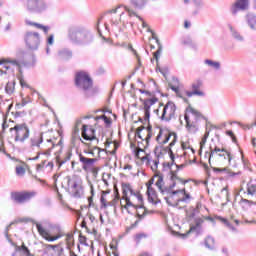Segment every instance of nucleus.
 Returning <instances> with one entry per match:
<instances>
[{
  "label": "nucleus",
  "instance_id": "obj_1",
  "mask_svg": "<svg viewBox=\"0 0 256 256\" xmlns=\"http://www.w3.org/2000/svg\"><path fill=\"white\" fill-rule=\"evenodd\" d=\"M104 15L110 18V29L112 32H114L115 37H119V33L123 31V28H121V23L123 27L130 25L131 29H134L135 22L131 20L133 17H137L139 21H142L143 29H148V33H153V31H151L149 28V25L143 21L141 16L137 15V12L128 6H117L116 8L107 10Z\"/></svg>",
  "mask_w": 256,
  "mask_h": 256
},
{
  "label": "nucleus",
  "instance_id": "obj_2",
  "mask_svg": "<svg viewBox=\"0 0 256 256\" xmlns=\"http://www.w3.org/2000/svg\"><path fill=\"white\" fill-rule=\"evenodd\" d=\"M169 155H170V159H171V163H164V167H167L170 169V179L172 181V183L167 187L165 186V180L163 179V174H156L155 178L157 179L155 185L158 188V190L160 191L161 195H167L166 197L168 199H173V197H175V195H177L178 192H173V189H175V187H177V185H185L186 183H189L188 180H183L182 178H179V176H177V173H175V171L171 170V167H173V165H175V154L173 153V150H171V148H169L168 151Z\"/></svg>",
  "mask_w": 256,
  "mask_h": 256
},
{
  "label": "nucleus",
  "instance_id": "obj_3",
  "mask_svg": "<svg viewBox=\"0 0 256 256\" xmlns=\"http://www.w3.org/2000/svg\"><path fill=\"white\" fill-rule=\"evenodd\" d=\"M67 39L77 47H89L95 41V34L85 26L71 25L67 29Z\"/></svg>",
  "mask_w": 256,
  "mask_h": 256
},
{
  "label": "nucleus",
  "instance_id": "obj_4",
  "mask_svg": "<svg viewBox=\"0 0 256 256\" xmlns=\"http://www.w3.org/2000/svg\"><path fill=\"white\" fill-rule=\"evenodd\" d=\"M23 57H25V51H23V49H18L16 51L15 59L0 60V81L9 79V76L13 75V70L11 69V66H9V63L10 65L17 67L19 73H23V71H21L22 67H27V63Z\"/></svg>",
  "mask_w": 256,
  "mask_h": 256
},
{
  "label": "nucleus",
  "instance_id": "obj_5",
  "mask_svg": "<svg viewBox=\"0 0 256 256\" xmlns=\"http://www.w3.org/2000/svg\"><path fill=\"white\" fill-rule=\"evenodd\" d=\"M184 119L186 121V129L189 133H197L199 131V122L207 121V118L201 112L191 106L186 108Z\"/></svg>",
  "mask_w": 256,
  "mask_h": 256
},
{
  "label": "nucleus",
  "instance_id": "obj_6",
  "mask_svg": "<svg viewBox=\"0 0 256 256\" xmlns=\"http://www.w3.org/2000/svg\"><path fill=\"white\" fill-rule=\"evenodd\" d=\"M17 223H23V218H17L16 220L12 221L5 229L4 231V235L8 241V243H10V245L12 247H14V253L12 254V256H33V254H31V251L29 250V248L27 246H25V243H22L21 246L17 245V242H15V240L13 238H11V235H9V231L11 229L12 225H17Z\"/></svg>",
  "mask_w": 256,
  "mask_h": 256
},
{
  "label": "nucleus",
  "instance_id": "obj_7",
  "mask_svg": "<svg viewBox=\"0 0 256 256\" xmlns=\"http://www.w3.org/2000/svg\"><path fill=\"white\" fill-rule=\"evenodd\" d=\"M211 159H214L217 165H219V163H228V165H231L233 154H231V150L223 146H210L209 163H211Z\"/></svg>",
  "mask_w": 256,
  "mask_h": 256
},
{
  "label": "nucleus",
  "instance_id": "obj_8",
  "mask_svg": "<svg viewBox=\"0 0 256 256\" xmlns=\"http://www.w3.org/2000/svg\"><path fill=\"white\" fill-rule=\"evenodd\" d=\"M68 188L69 194L71 197H74V199L85 197V188L83 187V180H81V178L77 176L68 178Z\"/></svg>",
  "mask_w": 256,
  "mask_h": 256
},
{
  "label": "nucleus",
  "instance_id": "obj_9",
  "mask_svg": "<svg viewBox=\"0 0 256 256\" xmlns=\"http://www.w3.org/2000/svg\"><path fill=\"white\" fill-rule=\"evenodd\" d=\"M15 132L14 141H19L20 143H25L31 135V130L27 123L16 124L14 127L10 128V133Z\"/></svg>",
  "mask_w": 256,
  "mask_h": 256
},
{
  "label": "nucleus",
  "instance_id": "obj_10",
  "mask_svg": "<svg viewBox=\"0 0 256 256\" xmlns=\"http://www.w3.org/2000/svg\"><path fill=\"white\" fill-rule=\"evenodd\" d=\"M75 85L81 91H89L93 87V79L87 72L80 71L75 75Z\"/></svg>",
  "mask_w": 256,
  "mask_h": 256
},
{
  "label": "nucleus",
  "instance_id": "obj_11",
  "mask_svg": "<svg viewBox=\"0 0 256 256\" xmlns=\"http://www.w3.org/2000/svg\"><path fill=\"white\" fill-rule=\"evenodd\" d=\"M122 193H123V199L126 201V204L124 206H123V204H121V207H122V209H126L127 213H131V211L129 210V207H133L134 209H145V206H143V205L133 204V202H131V199H129V196H127L128 193H130V195H135V191L131 187V184L123 183L122 184Z\"/></svg>",
  "mask_w": 256,
  "mask_h": 256
},
{
  "label": "nucleus",
  "instance_id": "obj_12",
  "mask_svg": "<svg viewBox=\"0 0 256 256\" xmlns=\"http://www.w3.org/2000/svg\"><path fill=\"white\" fill-rule=\"evenodd\" d=\"M24 41L26 43V47L30 49V51H37L39 49V45H41V36L38 32H26L24 35Z\"/></svg>",
  "mask_w": 256,
  "mask_h": 256
},
{
  "label": "nucleus",
  "instance_id": "obj_13",
  "mask_svg": "<svg viewBox=\"0 0 256 256\" xmlns=\"http://www.w3.org/2000/svg\"><path fill=\"white\" fill-rule=\"evenodd\" d=\"M177 111V106L173 101H168L166 105L163 106L162 114L160 116L161 121L169 123V121L175 119V113Z\"/></svg>",
  "mask_w": 256,
  "mask_h": 256
},
{
  "label": "nucleus",
  "instance_id": "obj_14",
  "mask_svg": "<svg viewBox=\"0 0 256 256\" xmlns=\"http://www.w3.org/2000/svg\"><path fill=\"white\" fill-rule=\"evenodd\" d=\"M172 192H177L176 195L180 194L182 197H178L174 204L171 203V200H170L171 198H168V196L164 197V199H165V201L168 205H172L173 207H177V206H179V203H189V199H191V195L186 192L185 188L178 189V190H173Z\"/></svg>",
  "mask_w": 256,
  "mask_h": 256
},
{
  "label": "nucleus",
  "instance_id": "obj_15",
  "mask_svg": "<svg viewBox=\"0 0 256 256\" xmlns=\"http://www.w3.org/2000/svg\"><path fill=\"white\" fill-rule=\"evenodd\" d=\"M32 197H35L33 192H12L11 199L16 203H25L30 201Z\"/></svg>",
  "mask_w": 256,
  "mask_h": 256
},
{
  "label": "nucleus",
  "instance_id": "obj_16",
  "mask_svg": "<svg viewBox=\"0 0 256 256\" xmlns=\"http://www.w3.org/2000/svg\"><path fill=\"white\" fill-rule=\"evenodd\" d=\"M144 105V120L149 121L151 117V107L155 105L159 101L157 97L148 98V99H140Z\"/></svg>",
  "mask_w": 256,
  "mask_h": 256
},
{
  "label": "nucleus",
  "instance_id": "obj_17",
  "mask_svg": "<svg viewBox=\"0 0 256 256\" xmlns=\"http://www.w3.org/2000/svg\"><path fill=\"white\" fill-rule=\"evenodd\" d=\"M44 251L52 256H65V250L59 245L44 244Z\"/></svg>",
  "mask_w": 256,
  "mask_h": 256
},
{
  "label": "nucleus",
  "instance_id": "obj_18",
  "mask_svg": "<svg viewBox=\"0 0 256 256\" xmlns=\"http://www.w3.org/2000/svg\"><path fill=\"white\" fill-rule=\"evenodd\" d=\"M35 225L39 235H41V237H43V239H45L46 241L53 243V241H57V239L61 238V235H57L54 237L51 236V234H49V232L45 228H43V225L39 224L38 222H36Z\"/></svg>",
  "mask_w": 256,
  "mask_h": 256
},
{
  "label": "nucleus",
  "instance_id": "obj_19",
  "mask_svg": "<svg viewBox=\"0 0 256 256\" xmlns=\"http://www.w3.org/2000/svg\"><path fill=\"white\" fill-rule=\"evenodd\" d=\"M249 9V0H236L231 7L232 15H237L239 11H247Z\"/></svg>",
  "mask_w": 256,
  "mask_h": 256
},
{
  "label": "nucleus",
  "instance_id": "obj_20",
  "mask_svg": "<svg viewBox=\"0 0 256 256\" xmlns=\"http://www.w3.org/2000/svg\"><path fill=\"white\" fill-rule=\"evenodd\" d=\"M194 223L195 225H191L190 226V230L186 233V234H181V237L183 239L187 238L189 233H193L196 232L197 234L201 233V226L203 225V223H205V220L203 218H194Z\"/></svg>",
  "mask_w": 256,
  "mask_h": 256
},
{
  "label": "nucleus",
  "instance_id": "obj_21",
  "mask_svg": "<svg viewBox=\"0 0 256 256\" xmlns=\"http://www.w3.org/2000/svg\"><path fill=\"white\" fill-rule=\"evenodd\" d=\"M169 139H171V132L168 129L160 128L156 141L160 145H165L166 143H169Z\"/></svg>",
  "mask_w": 256,
  "mask_h": 256
},
{
  "label": "nucleus",
  "instance_id": "obj_22",
  "mask_svg": "<svg viewBox=\"0 0 256 256\" xmlns=\"http://www.w3.org/2000/svg\"><path fill=\"white\" fill-rule=\"evenodd\" d=\"M79 161L82 163V169L84 171H87L88 169H91L95 163H97V158H88L83 156V154H79Z\"/></svg>",
  "mask_w": 256,
  "mask_h": 256
},
{
  "label": "nucleus",
  "instance_id": "obj_23",
  "mask_svg": "<svg viewBox=\"0 0 256 256\" xmlns=\"http://www.w3.org/2000/svg\"><path fill=\"white\" fill-rule=\"evenodd\" d=\"M82 137L85 141H95L97 137H95V129L94 128H88L87 125H82Z\"/></svg>",
  "mask_w": 256,
  "mask_h": 256
},
{
  "label": "nucleus",
  "instance_id": "obj_24",
  "mask_svg": "<svg viewBox=\"0 0 256 256\" xmlns=\"http://www.w3.org/2000/svg\"><path fill=\"white\" fill-rule=\"evenodd\" d=\"M145 129L144 126L138 127L136 130V136L138 139H141L142 141H146V145H149V141L151 140V137H153V128L151 126H148L146 128L147 136L145 139H143V136H141V131Z\"/></svg>",
  "mask_w": 256,
  "mask_h": 256
},
{
  "label": "nucleus",
  "instance_id": "obj_25",
  "mask_svg": "<svg viewBox=\"0 0 256 256\" xmlns=\"http://www.w3.org/2000/svg\"><path fill=\"white\" fill-rule=\"evenodd\" d=\"M147 195L149 203H153L154 205H157V203H161V200L157 197V192L151 185H148Z\"/></svg>",
  "mask_w": 256,
  "mask_h": 256
},
{
  "label": "nucleus",
  "instance_id": "obj_26",
  "mask_svg": "<svg viewBox=\"0 0 256 256\" xmlns=\"http://www.w3.org/2000/svg\"><path fill=\"white\" fill-rule=\"evenodd\" d=\"M239 205L242 211H249L251 207H256V201L249 200L247 198H241L239 201Z\"/></svg>",
  "mask_w": 256,
  "mask_h": 256
},
{
  "label": "nucleus",
  "instance_id": "obj_27",
  "mask_svg": "<svg viewBox=\"0 0 256 256\" xmlns=\"http://www.w3.org/2000/svg\"><path fill=\"white\" fill-rule=\"evenodd\" d=\"M246 25L251 29V31L256 32V14L248 13L245 16Z\"/></svg>",
  "mask_w": 256,
  "mask_h": 256
},
{
  "label": "nucleus",
  "instance_id": "obj_28",
  "mask_svg": "<svg viewBox=\"0 0 256 256\" xmlns=\"http://www.w3.org/2000/svg\"><path fill=\"white\" fill-rule=\"evenodd\" d=\"M41 143H43V133H36L34 136L30 138V147H41Z\"/></svg>",
  "mask_w": 256,
  "mask_h": 256
},
{
  "label": "nucleus",
  "instance_id": "obj_29",
  "mask_svg": "<svg viewBox=\"0 0 256 256\" xmlns=\"http://www.w3.org/2000/svg\"><path fill=\"white\" fill-rule=\"evenodd\" d=\"M71 157H73V152L71 151V149L67 150L63 158L61 156H56V163L58 167H61V165H65L67 161H71Z\"/></svg>",
  "mask_w": 256,
  "mask_h": 256
},
{
  "label": "nucleus",
  "instance_id": "obj_30",
  "mask_svg": "<svg viewBox=\"0 0 256 256\" xmlns=\"http://www.w3.org/2000/svg\"><path fill=\"white\" fill-rule=\"evenodd\" d=\"M148 4L149 0H130V5H132V7L138 11H143Z\"/></svg>",
  "mask_w": 256,
  "mask_h": 256
},
{
  "label": "nucleus",
  "instance_id": "obj_31",
  "mask_svg": "<svg viewBox=\"0 0 256 256\" xmlns=\"http://www.w3.org/2000/svg\"><path fill=\"white\" fill-rule=\"evenodd\" d=\"M212 171H214V173H217L218 175L224 173L225 175H228V177H235L237 175H241V172H231V170H229L228 168L212 167Z\"/></svg>",
  "mask_w": 256,
  "mask_h": 256
},
{
  "label": "nucleus",
  "instance_id": "obj_32",
  "mask_svg": "<svg viewBox=\"0 0 256 256\" xmlns=\"http://www.w3.org/2000/svg\"><path fill=\"white\" fill-rule=\"evenodd\" d=\"M146 216H147V210H144L142 214L138 212L136 214V217L138 218V220H136L131 226L126 228V233H131L132 229H135V227L139 225V221H143V219H145Z\"/></svg>",
  "mask_w": 256,
  "mask_h": 256
},
{
  "label": "nucleus",
  "instance_id": "obj_33",
  "mask_svg": "<svg viewBox=\"0 0 256 256\" xmlns=\"http://www.w3.org/2000/svg\"><path fill=\"white\" fill-rule=\"evenodd\" d=\"M49 9V4L45 0H36V13H43Z\"/></svg>",
  "mask_w": 256,
  "mask_h": 256
},
{
  "label": "nucleus",
  "instance_id": "obj_34",
  "mask_svg": "<svg viewBox=\"0 0 256 256\" xmlns=\"http://www.w3.org/2000/svg\"><path fill=\"white\" fill-rule=\"evenodd\" d=\"M229 29L231 32V36L233 37V39H235V41H238L239 43H243V41H245V37L241 35V32L237 31V29L233 28V26H229Z\"/></svg>",
  "mask_w": 256,
  "mask_h": 256
},
{
  "label": "nucleus",
  "instance_id": "obj_35",
  "mask_svg": "<svg viewBox=\"0 0 256 256\" xmlns=\"http://www.w3.org/2000/svg\"><path fill=\"white\" fill-rule=\"evenodd\" d=\"M153 39L156 40V43L158 45V49L156 52H154L153 56H154V59H155L157 65H159V57H161V53H163V45H161L159 38L153 36Z\"/></svg>",
  "mask_w": 256,
  "mask_h": 256
},
{
  "label": "nucleus",
  "instance_id": "obj_36",
  "mask_svg": "<svg viewBox=\"0 0 256 256\" xmlns=\"http://www.w3.org/2000/svg\"><path fill=\"white\" fill-rule=\"evenodd\" d=\"M58 55L60 59L68 60L73 57V51H71V49H68V48H63L59 50Z\"/></svg>",
  "mask_w": 256,
  "mask_h": 256
},
{
  "label": "nucleus",
  "instance_id": "obj_37",
  "mask_svg": "<svg viewBox=\"0 0 256 256\" xmlns=\"http://www.w3.org/2000/svg\"><path fill=\"white\" fill-rule=\"evenodd\" d=\"M215 219H217L218 221H221V223H223L226 227H228V229H230V231H232L233 233H237V228H235V226H233V224H231V222H229L227 218H223L221 216H215Z\"/></svg>",
  "mask_w": 256,
  "mask_h": 256
},
{
  "label": "nucleus",
  "instance_id": "obj_38",
  "mask_svg": "<svg viewBox=\"0 0 256 256\" xmlns=\"http://www.w3.org/2000/svg\"><path fill=\"white\" fill-rule=\"evenodd\" d=\"M204 245L206 249L213 251L215 249V238H213L212 236L206 237L204 240Z\"/></svg>",
  "mask_w": 256,
  "mask_h": 256
},
{
  "label": "nucleus",
  "instance_id": "obj_39",
  "mask_svg": "<svg viewBox=\"0 0 256 256\" xmlns=\"http://www.w3.org/2000/svg\"><path fill=\"white\" fill-rule=\"evenodd\" d=\"M5 92L7 95H13V93H15V79L7 82L5 86Z\"/></svg>",
  "mask_w": 256,
  "mask_h": 256
},
{
  "label": "nucleus",
  "instance_id": "obj_40",
  "mask_svg": "<svg viewBox=\"0 0 256 256\" xmlns=\"http://www.w3.org/2000/svg\"><path fill=\"white\" fill-rule=\"evenodd\" d=\"M26 9H27V11H30V13H36L37 12V0H27Z\"/></svg>",
  "mask_w": 256,
  "mask_h": 256
},
{
  "label": "nucleus",
  "instance_id": "obj_41",
  "mask_svg": "<svg viewBox=\"0 0 256 256\" xmlns=\"http://www.w3.org/2000/svg\"><path fill=\"white\" fill-rule=\"evenodd\" d=\"M204 64L208 65V67H212V69H215L216 71H219V69H221V63L213 61L211 59L204 60Z\"/></svg>",
  "mask_w": 256,
  "mask_h": 256
},
{
  "label": "nucleus",
  "instance_id": "obj_42",
  "mask_svg": "<svg viewBox=\"0 0 256 256\" xmlns=\"http://www.w3.org/2000/svg\"><path fill=\"white\" fill-rule=\"evenodd\" d=\"M201 87H203V80L201 79L195 80L191 85L192 91H201Z\"/></svg>",
  "mask_w": 256,
  "mask_h": 256
},
{
  "label": "nucleus",
  "instance_id": "obj_43",
  "mask_svg": "<svg viewBox=\"0 0 256 256\" xmlns=\"http://www.w3.org/2000/svg\"><path fill=\"white\" fill-rule=\"evenodd\" d=\"M186 95L187 97H193L194 95H196L197 97H205V92L192 90V91H186Z\"/></svg>",
  "mask_w": 256,
  "mask_h": 256
},
{
  "label": "nucleus",
  "instance_id": "obj_44",
  "mask_svg": "<svg viewBox=\"0 0 256 256\" xmlns=\"http://www.w3.org/2000/svg\"><path fill=\"white\" fill-rule=\"evenodd\" d=\"M148 235L145 233H138L134 236V240L137 244L141 243L142 239H147Z\"/></svg>",
  "mask_w": 256,
  "mask_h": 256
},
{
  "label": "nucleus",
  "instance_id": "obj_45",
  "mask_svg": "<svg viewBox=\"0 0 256 256\" xmlns=\"http://www.w3.org/2000/svg\"><path fill=\"white\" fill-rule=\"evenodd\" d=\"M82 123H83V120L81 119H78L76 121L74 130H73L74 135H79V129H81Z\"/></svg>",
  "mask_w": 256,
  "mask_h": 256
},
{
  "label": "nucleus",
  "instance_id": "obj_46",
  "mask_svg": "<svg viewBox=\"0 0 256 256\" xmlns=\"http://www.w3.org/2000/svg\"><path fill=\"white\" fill-rule=\"evenodd\" d=\"M169 88L174 91V93L177 95V97L182 98L183 95H181V90H179V86H175L173 84H169Z\"/></svg>",
  "mask_w": 256,
  "mask_h": 256
},
{
  "label": "nucleus",
  "instance_id": "obj_47",
  "mask_svg": "<svg viewBox=\"0 0 256 256\" xmlns=\"http://www.w3.org/2000/svg\"><path fill=\"white\" fill-rule=\"evenodd\" d=\"M195 7H197V9H201V7H203V2H201V0H192ZM185 5L189 4V0H184Z\"/></svg>",
  "mask_w": 256,
  "mask_h": 256
},
{
  "label": "nucleus",
  "instance_id": "obj_48",
  "mask_svg": "<svg viewBox=\"0 0 256 256\" xmlns=\"http://www.w3.org/2000/svg\"><path fill=\"white\" fill-rule=\"evenodd\" d=\"M31 103V98L27 97V98H22V103L21 104H17L18 109H21V107H25V105Z\"/></svg>",
  "mask_w": 256,
  "mask_h": 256
},
{
  "label": "nucleus",
  "instance_id": "obj_49",
  "mask_svg": "<svg viewBox=\"0 0 256 256\" xmlns=\"http://www.w3.org/2000/svg\"><path fill=\"white\" fill-rule=\"evenodd\" d=\"M36 29H42L44 31L45 35L49 33V26H45L43 24H36Z\"/></svg>",
  "mask_w": 256,
  "mask_h": 256
},
{
  "label": "nucleus",
  "instance_id": "obj_50",
  "mask_svg": "<svg viewBox=\"0 0 256 256\" xmlns=\"http://www.w3.org/2000/svg\"><path fill=\"white\" fill-rule=\"evenodd\" d=\"M16 174L22 175V177H23V175H25V168L22 166L16 167Z\"/></svg>",
  "mask_w": 256,
  "mask_h": 256
},
{
  "label": "nucleus",
  "instance_id": "obj_51",
  "mask_svg": "<svg viewBox=\"0 0 256 256\" xmlns=\"http://www.w3.org/2000/svg\"><path fill=\"white\" fill-rule=\"evenodd\" d=\"M55 43V35L51 34L47 38V45H53Z\"/></svg>",
  "mask_w": 256,
  "mask_h": 256
},
{
  "label": "nucleus",
  "instance_id": "obj_52",
  "mask_svg": "<svg viewBox=\"0 0 256 256\" xmlns=\"http://www.w3.org/2000/svg\"><path fill=\"white\" fill-rule=\"evenodd\" d=\"M25 23L26 25H30V27H37V25H39V23L32 22L31 20H28V19L25 20Z\"/></svg>",
  "mask_w": 256,
  "mask_h": 256
},
{
  "label": "nucleus",
  "instance_id": "obj_53",
  "mask_svg": "<svg viewBox=\"0 0 256 256\" xmlns=\"http://www.w3.org/2000/svg\"><path fill=\"white\" fill-rule=\"evenodd\" d=\"M207 143V137H203L200 142V151L205 147V144Z\"/></svg>",
  "mask_w": 256,
  "mask_h": 256
},
{
  "label": "nucleus",
  "instance_id": "obj_54",
  "mask_svg": "<svg viewBox=\"0 0 256 256\" xmlns=\"http://www.w3.org/2000/svg\"><path fill=\"white\" fill-rule=\"evenodd\" d=\"M100 203H101V206L106 208L107 207V200H105V197L104 196H101L100 198Z\"/></svg>",
  "mask_w": 256,
  "mask_h": 256
},
{
  "label": "nucleus",
  "instance_id": "obj_55",
  "mask_svg": "<svg viewBox=\"0 0 256 256\" xmlns=\"http://www.w3.org/2000/svg\"><path fill=\"white\" fill-rule=\"evenodd\" d=\"M134 197H136V199H138L139 203H143V195L135 192Z\"/></svg>",
  "mask_w": 256,
  "mask_h": 256
},
{
  "label": "nucleus",
  "instance_id": "obj_56",
  "mask_svg": "<svg viewBox=\"0 0 256 256\" xmlns=\"http://www.w3.org/2000/svg\"><path fill=\"white\" fill-rule=\"evenodd\" d=\"M100 119H103L104 123H106V125H110L111 120L107 117V116H101Z\"/></svg>",
  "mask_w": 256,
  "mask_h": 256
},
{
  "label": "nucleus",
  "instance_id": "obj_57",
  "mask_svg": "<svg viewBox=\"0 0 256 256\" xmlns=\"http://www.w3.org/2000/svg\"><path fill=\"white\" fill-rule=\"evenodd\" d=\"M154 153H155L156 157H159V155H161V147L157 146L154 149Z\"/></svg>",
  "mask_w": 256,
  "mask_h": 256
},
{
  "label": "nucleus",
  "instance_id": "obj_58",
  "mask_svg": "<svg viewBox=\"0 0 256 256\" xmlns=\"http://www.w3.org/2000/svg\"><path fill=\"white\" fill-rule=\"evenodd\" d=\"M21 115H22V117H25V115H27V113H26L25 111L16 112V113H15V117H21Z\"/></svg>",
  "mask_w": 256,
  "mask_h": 256
},
{
  "label": "nucleus",
  "instance_id": "obj_59",
  "mask_svg": "<svg viewBox=\"0 0 256 256\" xmlns=\"http://www.w3.org/2000/svg\"><path fill=\"white\" fill-rule=\"evenodd\" d=\"M20 85H21V87H27V83L25 82L23 75H22V78H20Z\"/></svg>",
  "mask_w": 256,
  "mask_h": 256
},
{
  "label": "nucleus",
  "instance_id": "obj_60",
  "mask_svg": "<svg viewBox=\"0 0 256 256\" xmlns=\"http://www.w3.org/2000/svg\"><path fill=\"white\" fill-rule=\"evenodd\" d=\"M197 213H199V210H197V208H194L193 210H192V213L190 214V217H195V215H197Z\"/></svg>",
  "mask_w": 256,
  "mask_h": 256
},
{
  "label": "nucleus",
  "instance_id": "obj_61",
  "mask_svg": "<svg viewBox=\"0 0 256 256\" xmlns=\"http://www.w3.org/2000/svg\"><path fill=\"white\" fill-rule=\"evenodd\" d=\"M206 221H210L211 223H215V218L211 217V216H206L204 218Z\"/></svg>",
  "mask_w": 256,
  "mask_h": 256
},
{
  "label": "nucleus",
  "instance_id": "obj_62",
  "mask_svg": "<svg viewBox=\"0 0 256 256\" xmlns=\"http://www.w3.org/2000/svg\"><path fill=\"white\" fill-rule=\"evenodd\" d=\"M189 27H191V22H189V21L186 20V21L184 22V28H185V29H189Z\"/></svg>",
  "mask_w": 256,
  "mask_h": 256
},
{
  "label": "nucleus",
  "instance_id": "obj_63",
  "mask_svg": "<svg viewBox=\"0 0 256 256\" xmlns=\"http://www.w3.org/2000/svg\"><path fill=\"white\" fill-rule=\"evenodd\" d=\"M201 207H203V204L201 202H197L196 211H200Z\"/></svg>",
  "mask_w": 256,
  "mask_h": 256
},
{
  "label": "nucleus",
  "instance_id": "obj_64",
  "mask_svg": "<svg viewBox=\"0 0 256 256\" xmlns=\"http://www.w3.org/2000/svg\"><path fill=\"white\" fill-rule=\"evenodd\" d=\"M154 167H152V169H157V167H159V160H154Z\"/></svg>",
  "mask_w": 256,
  "mask_h": 256
}]
</instances>
